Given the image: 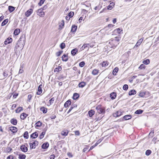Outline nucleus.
Segmentation results:
<instances>
[{"label": "nucleus", "mask_w": 159, "mask_h": 159, "mask_svg": "<svg viewBox=\"0 0 159 159\" xmlns=\"http://www.w3.org/2000/svg\"><path fill=\"white\" fill-rule=\"evenodd\" d=\"M61 70V66H59L55 68L54 70V72H58L59 71Z\"/></svg>", "instance_id": "obj_35"}, {"label": "nucleus", "mask_w": 159, "mask_h": 159, "mask_svg": "<svg viewBox=\"0 0 159 159\" xmlns=\"http://www.w3.org/2000/svg\"><path fill=\"white\" fill-rule=\"evenodd\" d=\"M61 61H58L55 62V65L57 66V65L59 66L61 63Z\"/></svg>", "instance_id": "obj_60"}, {"label": "nucleus", "mask_w": 159, "mask_h": 159, "mask_svg": "<svg viewBox=\"0 0 159 159\" xmlns=\"http://www.w3.org/2000/svg\"><path fill=\"white\" fill-rule=\"evenodd\" d=\"M24 46V45H23L19 44L18 43H17L14 49V51L16 53L20 52L22 51Z\"/></svg>", "instance_id": "obj_2"}, {"label": "nucleus", "mask_w": 159, "mask_h": 159, "mask_svg": "<svg viewBox=\"0 0 159 159\" xmlns=\"http://www.w3.org/2000/svg\"><path fill=\"white\" fill-rule=\"evenodd\" d=\"M11 69H8V70H5L3 73L4 76L7 77L8 75L9 76L11 75Z\"/></svg>", "instance_id": "obj_6"}, {"label": "nucleus", "mask_w": 159, "mask_h": 159, "mask_svg": "<svg viewBox=\"0 0 159 159\" xmlns=\"http://www.w3.org/2000/svg\"><path fill=\"white\" fill-rule=\"evenodd\" d=\"M118 70V68L117 67H116L115 68L113 71V74L114 75H116V73L117 72Z\"/></svg>", "instance_id": "obj_36"}, {"label": "nucleus", "mask_w": 159, "mask_h": 159, "mask_svg": "<svg viewBox=\"0 0 159 159\" xmlns=\"http://www.w3.org/2000/svg\"><path fill=\"white\" fill-rule=\"evenodd\" d=\"M49 143L48 142H45L43 143L41 147L43 149H47L49 147Z\"/></svg>", "instance_id": "obj_14"}, {"label": "nucleus", "mask_w": 159, "mask_h": 159, "mask_svg": "<svg viewBox=\"0 0 159 159\" xmlns=\"http://www.w3.org/2000/svg\"><path fill=\"white\" fill-rule=\"evenodd\" d=\"M7 159H13V156L12 155H10L7 157Z\"/></svg>", "instance_id": "obj_62"}, {"label": "nucleus", "mask_w": 159, "mask_h": 159, "mask_svg": "<svg viewBox=\"0 0 159 159\" xmlns=\"http://www.w3.org/2000/svg\"><path fill=\"white\" fill-rule=\"evenodd\" d=\"M130 53V51H128L123 55L122 58L124 59H128Z\"/></svg>", "instance_id": "obj_9"}, {"label": "nucleus", "mask_w": 159, "mask_h": 159, "mask_svg": "<svg viewBox=\"0 0 159 159\" xmlns=\"http://www.w3.org/2000/svg\"><path fill=\"white\" fill-rule=\"evenodd\" d=\"M108 65V62L107 61H103L102 63V67L107 66Z\"/></svg>", "instance_id": "obj_33"}, {"label": "nucleus", "mask_w": 159, "mask_h": 159, "mask_svg": "<svg viewBox=\"0 0 159 159\" xmlns=\"http://www.w3.org/2000/svg\"><path fill=\"white\" fill-rule=\"evenodd\" d=\"M8 19H6L5 20H4L2 23V26H3L5 25L8 22Z\"/></svg>", "instance_id": "obj_38"}, {"label": "nucleus", "mask_w": 159, "mask_h": 159, "mask_svg": "<svg viewBox=\"0 0 159 159\" xmlns=\"http://www.w3.org/2000/svg\"><path fill=\"white\" fill-rule=\"evenodd\" d=\"M152 152L150 150H147L145 152V154L147 156H149L151 153Z\"/></svg>", "instance_id": "obj_46"}, {"label": "nucleus", "mask_w": 159, "mask_h": 159, "mask_svg": "<svg viewBox=\"0 0 159 159\" xmlns=\"http://www.w3.org/2000/svg\"><path fill=\"white\" fill-rule=\"evenodd\" d=\"M96 109L99 114L104 113L105 112V109L101 106L98 105L96 107Z\"/></svg>", "instance_id": "obj_4"}, {"label": "nucleus", "mask_w": 159, "mask_h": 159, "mask_svg": "<svg viewBox=\"0 0 159 159\" xmlns=\"http://www.w3.org/2000/svg\"><path fill=\"white\" fill-rule=\"evenodd\" d=\"M115 38V39L110 40L109 42V44L110 45L109 46L111 48H115L119 43L120 38L116 37Z\"/></svg>", "instance_id": "obj_1"}, {"label": "nucleus", "mask_w": 159, "mask_h": 159, "mask_svg": "<svg viewBox=\"0 0 159 159\" xmlns=\"http://www.w3.org/2000/svg\"><path fill=\"white\" fill-rule=\"evenodd\" d=\"M15 9V7L11 6H9L8 7V10L10 12H11L13 11Z\"/></svg>", "instance_id": "obj_29"}, {"label": "nucleus", "mask_w": 159, "mask_h": 159, "mask_svg": "<svg viewBox=\"0 0 159 159\" xmlns=\"http://www.w3.org/2000/svg\"><path fill=\"white\" fill-rule=\"evenodd\" d=\"M85 65V63L84 61H82L79 63V66L81 67H83Z\"/></svg>", "instance_id": "obj_53"}, {"label": "nucleus", "mask_w": 159, "mask_h": 159, "mask_svg": "<svg viewBox=\"0 0 159 159\" xmlns=\"http://www.w3.org/2000/svg\"><path fill=\"white\" fill-rule=\"evenodd\" d=\"M12 150V149L10 148V147H8L7 148V151L8 152H10Z\"/></svg>", "instance_id": "obj_63"}, {"label": "nucleus", "mask_w": 159, "mask_h": 159, "mask_svg": "<svg viewBox=\"0 0 159 159\" xmlns=\"http://www.w3.org/2000/svg\"><path fill=\"white\" fill-rule=\"evenodd\" d=\"M90 45V43H88V44H84V45L82 47V50H84L86 47H88V45Z\"/></svg>", "instance_id": "obj_49"}, {"label": "nucleus", "mask_w": 159, "mask_h": 159, "mask_svg": "<svg viewBox=\"0 0 159 159\" xmlns=\"http://www.w3.org/2000/svg\"><path fill=\"white\" fill-rule=\"evenodd\" d=\"M143 40V39H139L138 41L137 42V43L136 44L135 46H136V47H138L141 44Z\"/></svg>", "instance_id": "obj_30"}, {"label": "nucleus", "mask_w": 159, "mask_h": 159, "mask_svg": "<svg viewBox=\"0 0 159 159\" xmlns=\"http://www.w3.org/2000/svg\"><path fill=\"white\" fill-rule=\"evenodd\" d=\"M79 97V94L76 93H74L73 94V98L74 100H75Z\"/></svg>", "instance_id": "obj_23"}, {"label": "nucleus", "mask_w": 159, "mask_h": 159, "mask_svg": "<svg viewBox=\"0 0 159 159\" xmlns=\"http://www.w3.org/2000/svg\"><path fill=\"white\" fill-rule=\"evenodd\" d=\"M95 112L93 110H91L89 111L88 114L90 117H92L93 115L95 114Z\"/></svg>", "instance_id": "obj_21"}, {"label": "nucleus", "mask_w": 159, "mask_h": 159, "mask_svg": "<svg viewBox=\"0 0 159 159\" xmlns=\"http://www.w3.org/2000/svg\"><path fill=\"white\" fill-rule=\"evenodd\" d=\"M115 5V3L112 2L110 3V4L107 7V9L111 10L113 8Z\"/></svg>", "instance_id": "obj_20"}, {"label": "nucleus", "mask_w": 159, "mask_h": 159, "mask_svg": "<svg viewBox=\"0 0 159 159\" xmlns=\"http://www.w3.org/2000/svg\"><path fill=\"white\" fill-rule=\"evenodd\" d=\"M64 25V21L62 20L61 21V23L59 25V27L61 29L63 28Z\"/></svg>", "instance_id": "obj_42"}, {"label": "nucleus", "mask_w": 159, "mask_h": 159, "mask_svg": "<svg viewBox=\"0 0 159 159\" xmlns=\"http://www.w3.org/2000/svg\"><path fill=\"white\" fill-rule=\"evenodd\" d=\"M116 96V93L115 92H113L111 93L110 94V97L112 99H115Z\"/></svg>", "instance_id": "obj_17"}, {"label": "nucleus", "mask_w": 159, "mask_h": 159, "mask_svg": "<svg viewBox=\"0 0 159 159\" xmlns=\"http://www.w3.org/2000/svg\"><path fill=\"white\" fill-rule=\"evenodd\" d=\"M60 47L61 49H63L65 47V45L64 43H61L60 45Z\"/></svg>", "instance_id": "obj_48"}, {"label": "nucleus", "mask_w": 159, "mask_h": 159, "mask_svg": "<svg viewBox=\"0 0 159 159\" xmlns=\"http://www.w3.org/2000/svg\"><path fill=\"white\" fill-rule=\"evenodd\" d=\"M122 31V30L120 29V28H118L117 29H116L114 30V32H116L118 34H120V33L121 31Z\"/></svg>", "instance_id": "obj_44"}, {"label": "nucleus", "mask_w": 159, "mask_h": 159, "mask_svg": "<svg viewBox=\"0 0 159 159\" xmlns=\"http://www.w3.org/2000/svg\"><path fill=\"white\" fill-rule=\"evenodd\" d=\"M146 67V66L143 64H141L140 66L139 67V69H144Z\"/></svg>", "instance_id": "obj_45"}, {"label": "nucleus", "mask_w": 159, "mask_h": 159, "mask_svg": "<svg viewBox=\"0 0 159 159\" xmlns=\"http://www.w3.org/2000/svg\"><path fill=\"white\" fill-rule=\"evenodd\" d=\"M23 110V108L21 107H19L16 110V113H19Z\"/></svg>", "instance_id": "obj_37"}, {"label": "nucleus", "mask_w": 159, "mask_h": 159, "mask_svg": "<svg viewBox=\"0 0 159 159\" xmlns=\"http://www.w3.org/2000/svg\"><path fill=\"white\" fill-rule=\"evenodd\" d=\"M68 131L67 130H63L61 132V134L62 135L66 136L67 135Z\"/></svg>", "instance_id": "obj_31"}, {"label": "nucleus", "mask_w": 159, "mask_h": 159, "mask_svg": "<svg viewBox=\"0 0 159 159\" xmlns=\"http://www.w3.org/2000/svg\"><path fill=\"white\" fill-rule=\"evenodd\" d=\"M136 93V91L134 90H131L129 92V95H132L135 94Z\"/></svg>", "instance_id": "obj_28"}, {"label": "nucleus", "mask_w": 159, "mask_h": 159, "mask_svg": "<svg viewBox=\"0 0 159 159\" xmlns=\"http://www.w3.org/2000/svg\"><path fill=\"white\" fill-rule=\"evenodd\" d=\"M37 15L41 17H43L44 15V12L43 11L42 9H39L37 10Z\"/></svg>", "instance_id": "obj_7"}, {"label": "nucleus", "mask_w": 159, "mask_h": 159, "mask_svg": "<svg viewBox=\"0 0 159 159\" xmlns=\"http://www.w3.org/2000/svg\"><path fill=\"white\" fill-rule=\"evenodd\" d=\"M128 88V86L127 84H124L123 87V89L124 90H127Z\"/></svg>", "instance_id": "obj_50"}, {"label": "nucleus", "mask_w": 159, "mask_h": 159, "mask_svg": "<svg viewBox=\"0 0 159 159\" xmlns=\"http://www.w3.org/2000/svg\"><path fill=\"white\" fill-rule=\"evenodd\" d=\"M38 136V134L37 132H35L30 135V137L33 139H35Z\"/></svg>", "instance_id": "obj_19"}, {"label": "nucleus", "mask_w": 159, "mask_h": 159, "mask_svg": "<svg viewBox=\"0 0 159 159\" xmlns=\"http://www.w3.org/2000/svg\"><path fill=\"white\" fill-rule=\"evenodd\" d=\"M50 159H54L55 158V156L54 155H52L50 156Z\"/></svg>", "instance_id": "obj_64"}, {"label": "nucleus", "mask_w": 159, "mask_h": 159, "mask_svg": "<svg viewBox=\"0 0 159 159\" xmlns=\"http://www.w3.org/2000/svg\"><path fill=\"white\" fill-rule=\"evenodd\" d=\"M143 111L141 110V109H139L137 111H135V113L137 114H139L142 113Z\"/></svg>", "instance_id": "obj_39"}, {"label": "nucleus", "mask_w": 159, "mask_h": 159, "mask_svg": "<svg viewBox=\"0 0 159 159\" xmlns=\"http://www.w3.org/2000/svg\"><path fill=\"white\" fill-rule=\"evenodd\" d=\"M145 95V93L143 92H140L139 94V96L141 97H143Z\"/></svg>", "instance_id": "obj_52"}, {"label": "nucleus", "mask_w": 159, "mask_h": 159, "mask_svg": "<svg viewBox=\"0 0 159 159\" xmlns=\"http://www.w3.org/2000/svg\"><path fill=\"white\" fill-rule=\"evenodd\" d=\"M45 0H40L39 2V3L38 4L39 6H41L43 4V3Z\"/></svg>", "instance_id": "obj_56"}, {"label": "nucleus", "mask_w": 159, "mask_h": 159, "mask_svg": "<svg viewBox=\"0 0 159 159\" xmlns=\"http://www.w3.org/2000/svg\"><path fill=\"white\" fill-rule=\"evenodd\" d=\"M33 12V10L32 9H30L27 10L25 13V15L28 17L30 16Z\"/></svg>", "instance_id": "obj_8"}, {"label": "nucleus", "mask_w": 159, "mask_h": 159, "mask_svg": "<svg viewBox=\"0 0 159 159\" xmlns=\"http://www.w3.org/2000/svg\"><path fill=\"white\" fill-rule=\"evenodd\" d=\"M40 110L42 111L43 113H45L47 111V109L44 107H42L40 108Z\"/></svg>", "instance_id": "obj_26"}, {"label": "nucleus", "mask_w": 159, "mask_h": 159, "mask_svg": "<svg viewBox=\"0 0 159 159\" xmlns=\"http://www.w3.org/2000/svg\"><path fill=\"white\" fill-rule=\"evenodd\" d=\"M122 114V112L120 111H117L113 114L114 117H116L120 116Z\"/></svg>", "instance_id": "obj_10"}, {"label": "nucleus", "mask_w": 159, "mask_h": 159, "mask_svg": "<svg viewBox=\"0 0 159 159\" xmlns=\"http://www.w3.org/2000/svg\"><path fill=\"white\" fill-rule=\"evenodd\" d=\"M27 115L25 113H23L20 116V118L21 119L24 120L26 117Z\"/></svg>", "instance_id": "obj_27"}, {"label": "nucleus", "mask_w": 159, "mask_h": 159, "mask_svg": "<svg viewBox=\"0 0 159 159\" xmlns=\"http://www.w3.org/2000/svg\"><path fill=\"white\" fill-rule=\"evenodd\" d=\"M78 52V50L75 48L72 49L71 51V54L73 56L75 55Z\"/></svg>", "instance_id": "obj_25"}, {"label": "nucleus", "mask_w": 159, "mask_h": 159, "mask_svg": "<svg viewBox=\"0 0 159 159\" xmlns=\"http://www.w3.org/2000/svg\"><path fill=\"white\" fill-rule=\"evenodd\" d=\"M12 39L11 38L9 37L6 39L4 42V44L7 45L11 43L12 42Z\"/></svg>", "instance_id": "obj_11"}, {"label": "nucleus", "mask_w": 159, "mask_h": 159, "mask_svg": "<svg viewBox=\"0 0 159 159\" xmlns=\"http://www.w3.org/2000/svg\"><path fill=\"white\" fill-rule=\"evenodd\" d=\"M26 156L24 154H20L19 155V159H25Z\"/></svg>", "instance_id": "obj_40"}, {"label": "nucleus", "mask_w": 159, "mask_h": 159, "mask_svg": "<svg viewBox=\"0 0 159 159\" xmlns=\"http://www.w3.org/2000/svg\"><path fill=\"white\" fill-rule=\"evenodd\" d=\"M32 97V95H31V94L28 95V100L29 102H30V100L31 99Z\"/></svg>", "instance_id": "obj_58"}, {"label": "nucleus", "mask_w": 159, "mask_h": 159, "mask_svg": "<svg viewBox=\"0 0 159 159\" xmlns=\"http://www.w3.org/2000/svg\"><path fill=\"white\" fill-rule=\"evenodd\" d=\"M42 88H38V91L37 93V94L38 95H40L42 92Z\"/></svg>", "instance_id": "obj_55"}, {"label": "nucleus", "mask_w": 159, "mask_h": 159, "mask_svg": "<svg viewBox=\"0 0 159 159\" xmlns=\"http://www.w3.org/2000/svg\"><path fill=\"white\" fill-rule=\"evenodd\" d=\"M20 149L24 152H26L28 151V148L25 147V145H22L20 146Z\"/></svg>", "instance_id": "obj_12"}, {"label": "nucleus", "mask_w": 159, "mask_h": 159, "mask_svg": "<svg viewBox=\"0 0 159 159\" xmlns=\"http://www.w3.org/2000/svg\"><path fill=\"white\" fill-rule=\"evenodd\" d=\"M38 144L39 142L37 141H35L32 143H30V148L31 149H34L38 145Z\"/></svg>", "instance_id": "obj_5"}, {"label": "nucleus", "mask_w": 159, "mask_h": 159, "mask_svg": "<svg viewBox=\"0 0 159 159\" xmlns=\"http://www.w3.org/2000/svg\"><path fill=\"white\" fill-rule=\"evenodd\" d=\"M71 101L70 100H68L64 104V106L65 107H68L69 105H70L71 104Z\"/></svg>", "instance_id": "obj_16"}, {"label": "nucleus", "mask_w": 159, "mask_h": 159, "mask_svg": "<svg viewBox=\"0 0 159 159\" xmlns=\"http://www.w3.org/2000/svg\"><path fill=\"white\" fill-rule=\"evenodd\" d=\"M131 115H125V116H124L123 117V120H129L130 119H131Z\"/></svg>", "instance_id": "obj_24"}, {"label": "nucleus", "mask_w": 159, "mask_h": 159, "mask_svg": "<svg viewBox=\"0 0 159 159\" xmlns=\"http://www.w3.org/2000/svg\"><path fill=\"white\" fill-rule=\"evenodd\" d=\"M45 131L41 133V134L39 136V138L40 139H43V138L44 136L45 135Z\"/></svg>", "instance_id": "obj_43"}, {"label": "nucleus", "mask_w": 159, "mask_h": 159, "mask_svg": "<svg viewBox=\"0 0 159 159\" xmlns=\"http://www.w3.org/2000/svg\"><path fill=\"white\" fill-rule=\"evenodd\" d=\"M24 137L26 139H28V133L27 131H26L25 132L24 134Z\"/></svg>", "instance_id": "obj_41"}, {"label": "nucleus", "mask_w": 159, "mask_h": 159, "mask_svg": "<svg viewBox=\"0 0 159 159\" xmlns=\"http://www.w3.org/2000/svg\"><path fill=\"white\" fill-rule=\"evenodd\" d=\"M62 51H60L59 52H58L56 53V55L57 56H59L63 52Z\"/></svg>", "instance_id": "obj_57"}, {"label": "nucleus", "mask_w": 159, "mask_h": 159, "mask_svg": "<svg viewBox=\"0 0 159 159\" xmlns=\"http://www.w3.org/2000/svg\"><path fill=\"white\" fill-rule=\"evenodd\" d=\"M77 28V26L74 25H72L71 30V31L73 32H75L76 31Z\"/></svg>", "instance_id": "obj_18"}, {"label": "nucleus", "mask_w": 159, "mask_h": 159, "mask_svg": "<svg viewBox=\"0 0 159 159\" xmlns=\"http://www.w3.org/2000/svg\"><path fill=\"white\" fill-rule=\"evenodd\" d=\"M99 70L97 69H94L92 71V73L93 75H96L98 74Z\"/></svg>", "instance_id": "obj_34"}, {"label": "nucleus", "mask_w": 159, "mask_h": 159, "mask_svg": "<svg viewBox=\"0 0 159 159\" xmlns=\"http://www.w3.org/2000/svg\"><path fill=\"white\" fill-rule=\"evenodd\" d=\"M25 34L22 35L19 38L17 43L19 44L25 45Z\"/></svg>", "instance_id": "obj_3"}, {"label": "nucleus", "mask_w": 159, "mask_h": 159, "mask_svg": "<svg viewBox=\"0 0 159 159\" xmlns=\"http://www.w3.org/2000/svg\"><path fill=\"white\" fill-rule=\"evenodd\" d=\"M74 15V12H73L70 11L69 13L68 16L70 18H71Z\"/></svg>", "instance_id": "obj_51"}, {"label": "nucleus", "mask_w": 159, "mask_h": 159, "mask_svg": "<svg viewBox=\"0 0 159 159\" xmlns=\"http://www.w3.org/2000/svg\"><path fill=\"white\" fill-rule=\"evenodd\" d=\"M54 98H52L49 100V102L51 104L53 103V102L54 101Z\"/></svg>", "instance_id": "obj_59"}, {"label": "nucleus", "mask_w": 159, "mask_h": 159, "mask_svg": "<svg viewBox=\"0 0 159 159\" xmlns=\"http://www.w3.org/2000/svg\"><path fill=\"white\" fill-rule=\"evenodd\" d=\"M20 33V30L19 29H15L14 32V34L16 35H18Z\"/></svg>", "instance_id": "obj_32"}, {"label": "nucleus", "mask_w": 159, "mask_h": 159, "mask_svg": "<svg viewBox=\"0 0 159 159\" xmlns=\"http://www.w3.org/2000/svg\"><path fill=\"white\" fill-rule=\"evenodd\" d=\"M86 84V83L85 82L82 81L78 85V86L79 88H83L84 87Z\"/></svg>", "instance_id": "obj_15"}, {"label": "nucleus", "mask_w": 159, "mask_h": 159, "mask_svg": "<svg viewBox=\"0 0 159 159\" xmlns=\"http://www.w3.org/2000/svg\"><path fill=\"white\" fill-rule=\"evenodd\" d=\"M10 130L13 133H16L17 131V129L16 127L14 126H11L9 128Z\"/></svg>", "instance_id": "obj_13"}, {"label": "nucleus", "mask_w": 159, "mask_h": 159, "mask_svg": "<svg viewBox=\"0 0 159 159\" xmlns=\"http://www.w3.org/2000/svg\"><path fill=\"white\" fill-rule=\"evenodd\" d=\"M36 127H40L42 125V123L40 121L37 122L36 124Z\"/></svg>", "instance_id": "obj_47"}, {"label": "nucleus", "mask_w": 159, "mask_h": 159, "mask_svg": "<svg viewBox=\"0 0 159 159\" xmlns=\"http://www.w3.org/2000/svg\"><path fill=\"white\" fill-rule=\"evenodd\" d=\"M143 63L144 65H148L150 63V60H143Z\"/></svg>", "instance_id": "obj_54"}, {"label": "nucleus", "mask_w": 159, "mask_h": 159, "mask_svg": "<svg viewBox=\"0 0 159 159\" xmlns=\"http://www.w3.org/2000/svg\"><path fill=\"white\" fill-rule=\"evenodd\" d=\"M10 121H11V123L14 125H16L17 124V120L15 119H14V118L12 119Z\"/></svg>", "instance_id": "obj_22"}, {"label": "nucleus", "mask_w": 159, "mask_h": 159, "mask_svg": "<svg viewBox=\"0 0 159 159\" xmlns=\"http://www.w3.org/2000/svg\"><path fill=\"white\" fill-rule=\"evenodd\" d=\"M48 7V6L47 5H44L42 8H41L40 9H42L43 10L46 9Z\"/></svg>", "instance_id": "obj_61"}]
</instances>
